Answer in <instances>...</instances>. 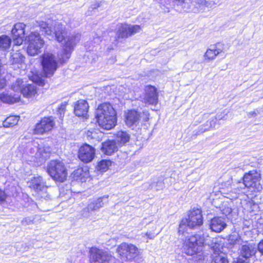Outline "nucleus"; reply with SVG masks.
<instances>
[{"instance_id": "b1692460", "label": "nucleus", "mask_w": 263, "mask_h": 263, "mask_svg": "<svg viewBox=\"0 0 263 263\" xmlns=\"http://www.w3.org/2000/svg\"><path fill=\"white\" fill-rule=\"evenodd\" d=\"M102 152L106 155H111L118 149V145L115 140H108L102 143Z\"/></svg>"}, {"instance_id": "ddd939ff", "label": "nucleus", "mask_w": 263, "mask_h": 263, "mask_svg": "<svg viewBox=\"0 0 263 263\" xmlns=\"http://www.w3.org/2000/svg\"><path fill=\"white\" fill-rule=\"evenodd\" d=\"M55 126L54 118L52 117H44L37 123L34 129L35 134L43 135L48 134Z\"/></svg>"}, {"instance_id": "4c0bfd02", "label": "nucleus", "mask_w": 263, "mask_h": 263, "mask_svg": "<svg viewBox=\"0 0 263 263\" xmlns=\"http://www.w3.org/2000/svg\"><path fill=\"white\" fill-rule=\"evenodd\" d=\"M34 218L32 217H26L22 220V224L24 226L30 225L33 223Z\"/></svg>"}, {"instance_id": "bb28decb", "label": "nucleus", "mask_w": 263, "mask_h": 263, "mask_svg": "<svg viewBox=\"0 0 263 263\" xmlns=\"http://www.w3.org/2000/svg\"><path fill=\"white\" fill-rule=\"evenodd\" d=\"M130 139L129 135L126 132L119 131L116 134L115 141L119 146H121L128 142Z\"/></svg>"}, {"instance_id": "58836bf2", "label": "nucleus", "mask_w": 263, "mask_h": 263, "mask_svg": "<svg viewBox=\"0 0 263 263\" xmlns=\"http://www.w3.org/2000/svg\"><path fill=\"white\" fill-rule=\"evenodd\" d=\"M39 151V147L34 145L33 146L30 147V150H29V153H30V154L31 155H32V156L33 155H34V157H35V159H36V152H38Z\"/></svg>"}, {"instance_id": "e433bc0d", "label": "nucleus", "mask_w": 263, "mask_h": 263, "mask_svg": "<svg viewBox=\"0 0 263 263\" xmlns=\"http://www.w3.org/2000/svg\"><path fill=\"white\" fill-rule=\"evenodd\" d=\"M67 106V103L64 102L62 103L58 107V111L59 114H60V117H63L64 116L66 107Z\"/></svg>"}, {"instance_id": "72a5a7b5", "label": "nucleus", "mask_w": 263, "mask_h": 263, "mask_svg": "<svg viewBox=\"0 0 263 263\" xmlns=\"http://www.w3.org/2000/svg\"><path fill=\"white\" fill-rule=\"evenodd\" d=\"M216 119H212L209 122H207L206 125H204V126H207L206 127H205L204 128H203V126H201L199 128V133H202L206 130H209L211 128H214L216 124Z\"/></svg>"}, {"instance_id": "de8ad7c7", "label": "nucleus", "mask_w": 263, "mask_h": 263, "mask_svg": "<svg viewBox=\"0 0 263 263\" xmlns=\"http://www.w3.org/2000/svg\"><path fill=\"white\" fill-rule=\"evenodd\" d=\"M159 184H160V189H162V188H163V183H161V182H160V183H159Z\"/></svg>"}, {"instance_id": "20e7f679", "label": "nucleus", "mask_w": 263, "mask_h": 263, "mask_svg": "<svg viewBox=\"0 0 263 263\" xmlns=\"http://www.w3.org/2000/svg\"><path fill=\"white\" fill-rule=\"evenodd\" d=\"M203 223L201 211L198 209H193L191 211L188 218L182 219L179 224L178 233L179 235H185V233L190 229H196Z\"/></svg>"}, {"instance_id": "79ce46f5", "label": "nucleus", "mask_w": 263, "mask_h": 263, "mask_svg": "<svg viewBox=\"0 0 263 263\" xmlns=\"http://www.w3.org/2000/svg\"><path fill=\"white\" fill-rule=\"evenodd\" d=\"M6 198V194L5 192L0 189V202H3L5 200Z\"/></svg>"}, {"instance_id": "f03ea898", "label": "nucleus", "mask_w": 263, "mask_h": 263, "mask_svg": "<svg viewBox=\"0 0 263 263\" xmlns=\"http://www.w3.org/2000/svg\"><path fill=\"white\" fill-rule=\"evenodd\" d=\"M260 174L256 170H252L246 173L243 177V183L238 182L237 188L234 189V191L228 193L229 196L227 197L230 199H236L241 190L245 187H247L252 192H258L262 189L260 183Z\"/></svg>"}, {"instance_id": "2eb2a0df", "label": "nucleus", "mask_w": 263, "mask_h": 263, "mask_svg": "<svg viewBox=\"0 0 263 263\" xmlns=\"http://www.w3.org/2000/svg\"><path fill=\"white\" fill-rule=\"evenodd\" d=\"M26 25L22 23H18L14 25L11 32L14 45H20L23 43L25 37Z\"/></svg>"}, {"instance_id": "1a4fd4ad", "label": "nucleus", "mask_w": 263, "mask_h": 263, "mask_svg": "<svg viewBox=\"0 0 263 263\" xmlns=\"http://www.w3.org/2000/svg\"><path fill=\"white\" fill-rule=\"evenodd\" d=\"M125 122L129 127L138 125L140 121L146 122L149 119V113L147 111L139 112L136 110H129L125 112Z\"/></svg>"}, {"instance_id": "39448f33", "label": "nucleus", "mask_w": 263, "mask_h": 263, "mask_svg": "<svg viewBox=\"0 0 263 263\" xmlns=\"http://www.w3.org/2000/svg\"><path fill=\"white\" fill-rule=\"evenodd\" d=\"M204 242V237L200 234L187 236L183 242V250L188 255H193L201 252Z\"/></svg>"}, {"instance_id": "cd10ccee", "label": "nucleus", "mask_w": 263, "mask_h": 263, "mask_svg": "<svg viewBox=\"0 0 263 263\" xmlns=\"http://www.w3.org/2000/svg\"><path fill=\"white\" fill-rule=\"evenodd\" d=\"M11 44V38L7 35L0 36V50H5L10 47Z\"/></svg>"}, {"instance_id": "a18cd8bd", "label": "nucleus", "mask_w": 263, "mask_h": 263, "mask_svg": "<svg viewBox=\"0 0 263 263\" xmlns=\"http://www.w3.org/2000/svg\"><path fill=\"white\" fill-rule=\"evenodd\" d=\"M146 236H147V238L148 239H154V237H155V236L157 235H155L153 233H149V232H147L145 233V234Z\"/></svg>"}, {"instance_id": "f8f14e48", "label": "nucleus", "mask_w": 263, "mask_h": 263, "mask_svg": "<svg viewBox=\"0 0 263 263\" xmlns=\"http://www.w3.org/2000/svg\"><path fill=\"white\" fill-rule=\"evenodd\" d=\"M141 30L139 25H130L126 24H120L116 27V40L123 39L128 37Z\"/></svg>"}, {"instance_id": "5701e85b", "label": "nucleus", "mask_w": 263, "mask_h": 263, "mask_svg": "<svg viewBox=\"0 0 263 263\" xmlns=\"http://www.w3.org/2000/svg\"><path fill=\"white\" fill-rule=\"evenodd\" d=\"M221 46V43H217L216 45L211 46L205 53V59L209 60L214 59L219 53L223 51V49Z\"/></svg>"}, {"instance_id": "f3484780", "label": "nucleus", "mask_w": 263, "mask_h": 263, "mask_svg": "<svg viewBox=\"0 0 263 263\" xmlns=\"http://www.w3.org/2000/svg\"><path fill=\"white\" fill-rule=\"evenodd\" d=\"M25 60V56L20 50L12 53L9 60V63L11 68L14 70H17L22 68Z\"/></svg>"}, {"instance_id": "2f4dec72", "label": "nucleus", "mask_w": 263, "mask_h": 263, "mask_svg": "<svg viewBox=\"0 0 263 263\" xmlns=\"http://www.w3.org/2000/svg\"><path fill=\"white\" fill-rule=\"evenodd\" d=\"M213 260L214 263H229L226 254L222 252L220 253L214 252L213 255Z\"/></svg>"}, {"instance_id": "9d476101", "label": "nucleus", "mask_w": 263, "mask_h": 263, "mask_svg": "<svg viewBox=\"0 0 263 263\" xmlns=\"http://www.w3.org/2000/svg\"><path fill=\"white\" fill-rule=\"evenodd\" d=\"M89 253L90 263H109L114 259L107 251L96 247H92Z\"/></svg>"}, {"instance_id": "09e8293b", "label": "nucleus", "mask_w": 263, "mask_h": 263, "mask_svg": "<svg viewBox=\"0 0 263 263\" xmlns=\"http://www.w3.org/2000/svg\"><path fill=\"white\" fill-rule=\"evenodd\" d=\"M82 172L81 169L78 170L77 171V173L81 174V172Z\"/></svg>"}, {"instance_id": "393cba45", "label": "nucleus", "mask_w": 263, "mask_h": 263, "mask_svg": "<svg viewBox=\"0 0 263 263\" xmlns=\"http://www.w3.org/2000/svg\"><path fill=\"white\" fill-rule=\"evenodd\" d=\"M37 93L36 87L33 84H28L24 86L21 89V93L24 97L31 98Z\"/></svg>"}, {"instance_id": "4be33fe9", "label": "nucleus", "mask_w": 263, "mask_h": 263, "mask_svg": "<svg viewBox=\"0 0 263 263\" xmlns=\"http://www.w3.org/2000/svg\"><path fill=\"white\" fill-rule=\"evenodd\" d=\"M46 186L45 182L41 176L34 177L29 182V186L31 189L34 190L36 193L38 192L43 191V190H45Z\"/></svg>"}, {"instance_id": "c03bdc74", "label": "nucleus", "mask_w": 263, "mask_h": 263, "mask_svg": "<svg viewBox=\"0 0 263 263\" xmlns=\"http://www.w3.org/2000/svg\"><path fill=\"white\" fill-rule=\"evenodd\" d=\"M258 251L263 254V239L258 245Z\"/></svg>"}, {"instance_id": "a878e982", "label": "nucleus", "mask_w": 263, "mask_h": 263, "mask_svg": "<svg viewBox=\"0 0 263 263\" xmlns=\"http://www.w3.org/2000/svg\"><path fill=\"white\" fill-rule=\"evenodd\" d=\"M50 153V147L40 146L39 152L36 153V159H39V161H44L49 157Z\"/></svg>"}, {"instance_id": "473e14b6", "label": "nucleus", "mask_w": 263, "mask_h": 263, "mask_svg": "<svg viewBox=\"0 0 263 263\" xmlns=\"http://www.w3.org/2000/svg\"><path fill=\"white\" fill-rule=\"evenodd\" d=\"M111 165V161L107 160H102L98 162L97 168L98 171L105 172Z\"/></svg>"}, {"instance_id": "423d86ee", "label": "nucleus", "mask_w": 263, "mask_h": 263, "mask_svg": "<svg viewBox=\"0 0 263 263\" xmlns=\"http://www.w3.org/2000/svg\"><path fill=\"white\" fill-rule=\"evenodd\" d=\"M119 257L124 261H137L139 255V249L134 245L123 242L117 248Z\"/></svg>"}, {"instance_id": "a19ab883", "label": "nucleus", "mask_w": 263, "mask_h": 263, "mask_svg": "<svg viewBox=\"0 0 263 263\" xmlns=\"http://www.w3.org/2000/svg\"><path fill=\"white\" fill-rule=\"evenodd\" d=\"M233 237L234 236H232V238L230 239L229 241L230 243H232L233 245L240 243L241 241L240 238H236L234 239Z\"/></svg>"}, {"instance_id": "dca6fc26", "label": "nucleus", "mask_w": 263, "mask_h": 263, "mask_svg": "<svg viewBox=\"0 0 263 263\" xmlns=\"http://www.w3.org/2000/svg\"><path fill=\"white\" fill-rule=\"evenodd\" d=\"M95 149L88 144H84L82 146L79 151V158L83 162L88 163L94 158Z\"/></svg>"}, {"instance_id": "f257e3e1", "label": "nucleus", "mask_w": 263, "mask_h": 263, "mask_svg": "<svg viewBox=\"0 0 263 263\" xmlns=\"http://www.w3.org/2000/svg\"><path fill=\"white\" fill-rule=\"evenodd\" d=\"M40 30L49 40L55 38L62 43L63 49L55 55L50 52H44L41 57L43 73L46 78L52 77L58 67V62L61 64L66 63L71 56L74 46L80 41L81 34L79 33L67 35L65 28L55 21L41 22Z\"/></svg>"}, {"instance_id": "37998d69", "label": "nucleus", "mask_w": 263, "mask_h": 263, "mask_svg": "<svg viewBox=\"0 0 263 263\" xmlns=\"http://www.w3.org/2000/svg\"><path fill=\"white\" fill-rule=\"evenodd\" d=\"M194 63L193 62H189L185 64L184 65V68L187 70H190L192 69V65Z\"/></svg>"}, {"instance_id": "c85d7f7f", "label": "nucleus", "mask_w": 263, "mask_h": 263, "mask_svg": "<svg viewBox=\"0 0 263 263\" xmlns=\"http://www.w3.org/2000/svg\"><path fill=\"white\" fill-rule=\"evenodd\" d=\"M20 97L12 96L7 93L0 94V100L6 103L12 104L19 101Z\"/></svg>"}, {"instance_id": "f704fd0d", "label": "nucleus", "mask_w": 263, "mask_h": 263, "mask_svg": "<svg viewBox=\"0 0 263 263\" xmlns=\"http://www.w3.org/2000/svg\"><path fill=\"white\" fill-rule=\"evenodd\" d=\"M23 82L21 79H17L16 82L11 86L12 89L14 91H20L21 92L22 88L24 86L23 85Z\"/></svg>"}, {"instance_id": "ea45409f", "label": "nucleus", "mask_w": 263, "mask_h": 263, "mask_svg": "<svg viewBox=\"0 0 263 263\" xmlns=\"http://www.w3.org/2000/svg\"><path fill=\"white\" fill-rule=\"evenodd\" d=\"M232 263H247V260L244 258H242L240 255L235 259Z\"/></svg>"}, {"instance_id": "0eeeda50", "label": "nucleus", "mask_w": 263, "mask_h": 263, "mask_svg": "<svg viewBox=\"0 0 263 263\" xmlns=\"http://www.w3.org/2000/svg\"><path fill=\"white\" fill-rule=\"evenodd\" d=\"M48 173L55 181L64 182L67 177V171L64 163L60 160H52L48 166Z\"/></svg>"}, {"instance_id": "8fccbe9b", "label": "nucleus", "mask_w": 263, "mask_h": 263, "mask_svg": "<svg viewBox=\"0 0 263 263\" xmlns=\"http://www.w3.org/2000/svg\"><path fill=\"white\" fill-rule=\"evenodd\" d=\"M32 81L33 82H35V83H38V82H39V81H37V80H34V79H32Z\"/></svg>"}, {"instance_id": "7ed1b4c3", "label": "nucleus", "mask_w": 263, "mask_h": 263, "mask_svg": "<svg viewBox=\"0 0 263 263\" xmlns=\"http://www.w3.org/2000/svg\"><path fill=\"white\" fill-rule=\"evenodd\" d=\"M96 114L97 122L101 128L109 130L115 126L117 122L116 112L110 103L100 104Z\"/></svg>"}, {"instance_id": "9b49d317", "label": "nucleus", "mask_w": 263, "mask_h": 263, "mask_svg": "<svg viewBox=\"0 0 263 263\" xmlns=\"http://www.w3.org/2000/svg\"><path fill=\"white\" fill-rule=\"evenodd\" d=\"M108 196H104L90 201L87 206L81 211V216L82 218H88L93 212L98 211L102 208L104 204L108 202Z\"/></svg>"}, {"instance_id": "6e6552de", "label": "nucleus", "mask_w": 263, "mask_h": 263, "mask_svg": "<svg viewBox=\"0 0 263 263\" xmlns=\"http://www.w3.org/2000/svg\"><path fill=\"white\" fill-rule=\"evenodd\" d=\"M28 42L27 53L31 56H34L41 52L44 45V41L37 32H32L25 39Z\"/></svg>"}, {"instance_id": "603ef678", "label": "nucleus", "mask_w": 263, "mask_h": 263, "mask_svg": "<svg viewBox=\"0 0 263 263\" xmlns=\"http://www.w3.org/2000/svg\"><path fill=\"white\" fill-rule=\"evenodd\" d=\"M252 115H256V113H255V112H252Z\"/></svg>"}, {"instance_id": "4468645a", "label": "nucleus", "mask_w": 263, "mask_h": 263, "mask_svg": "<svg viewBox=\"0 0 263 263\" xmlns=\"http://www.w3.org/2000/svg\"><path fill=\"white\" fill-rule=\"evenodd\" d=\"M158 97L157 89L154 86L148 85L145 87L144 93L141 97V98L142 101L146 105H156L158 103Z\"/></svg>"}, {"instance_id": "412c9836", "label": "nucleus", "mask_w": 263, "mask_h": 263, "mask_svg": "<svg viewBox=\"0 0 263 263\" xmlns=\"http://www.w3.org/2000/svg\"><path fill=\"white\" fill-rule=\"evenodd\" d=\"M174 9L178 12L189 11L191 9L192 3L189 0H170Z\"/></svg>"}, {"instance_id": "49530a36", "label": "nucleus", "mask_w": 263, "mask_h": 263, "mask_svg": "<svg viewBox=\"0 0 263 263\" xmlns=\"http://www.w3.org/2000/svg\"><path fill=\"white\" fill-rule=\"evenodd\" d=\"M96 39L97 40V41H95V42L99 43L101 41V36H98Z\"/></svg>"}, {"instance_id": "3c124183", "label": "nucleus", "mask_w": 263, "mask_h": 263, "mask_svg": "<svg viewBox=\"0 0 263 263\" xmlns=\"http://www.w3.org/2000/svg\"><path fill=\"white\" fill-rule=\"evenodd\" d=\"M98 7V6H96V5H95L94 7H92L93 9H96V8H97Z\"/></svg>"}, {"instance_id": "7c9ffc66", "label": "nucleus", "mask_w": 263, "mask_h": 263, "mask_svg": "<svg viewBox=\"0 0 263 263\" xmlns=\"http://www.w3.org/2000/svg\"><path fill=\"white\" fill-rule=\"evenodd\" d=\"M232 202H229L228 201H224L223 202L221 206H220V210L222 213L226 216L230 215L234 209H232Z\"/></svg>"}, {"instance_id": "c756f323", "label": "nucleus", "mask_w": 263, "mask_h": 263, "mask_svg": "<svg viewBox=\"0 0 263 263\" xmlns=\"http://www.w3.org/2000/svg\"><path fill=\"white\" fill-rule=\"evenodd\" d=\"M19 116H11L7 118L3 122V125L5 127H10L16 125L19 120Z\"/></svg>"}, {"instance_id": "a211bd4d", "label": "nucleus", "mask_w": 263, "mask_h": 263, "mask_svg": "<svg viewBox=\"0 0 263 263\" xmlns=\"http://www.w3.org/2000/svg\"><path fill=\"white\" fill-rule=\"evenodd\" d=\"M89 105L86 101L80 100L76 102L74 113L78 117L87 118Z\"/></svg>"}, {"instance_id": "aec40b11", "label": "nucleus", "mask_w": 263, "mask_h": 263, "mask_svg": "<svg viewBox=\"0 0 263 263\" xmlns=\"http://www.w3.org/2000/svg\"><path fill=\"white\" fill-rule=\"evenodd\" d=\"M256 252V247L254 244L248 243L242 246L240 251V255L247 260Z\"/></svg>"}, {"instance_id": "c9c22d12", "label": "nucleus", "mask_w": 263, "mask_h": 263, "mask_svg": "<svg viewBox=\"0 0 263 263\" xmlns=\"http://www.w3.org/2000/svg\"><path fill=\"white\" fill-rule=\"evenodd\" d=\"M37 196L41 198L44 199L45 200H48L50 198V195L47 192V186H46V189L38 192L37 193Z\"/></svg>"}, {"instance_id": "6ab92c4d", "label": "nucleus", "mask_w": 263, "mask_h": 263, "mask_svg": "<svg viewBox=\"0 0 263 263\" xmlns=\"http://www.w3.org/2000/svg\"><path fill=\"white\" fill-rule=\"evenodd\" d=\"M227 226L224 219L221 217H215L211 219L210 229L212 231L219 233L222 231Z\"/></svg>"}]
</instances>
